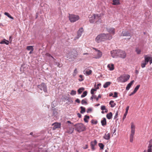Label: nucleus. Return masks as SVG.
Masks as SVG:
<instances>
[{"label":"nucleus","instance_id":"58836bf2","mask_svg":"<svg viewBox=\"0 0 152 152\" xmlns=\"http://www.w3.org/2000/svg\"><path fill=\"white\" fill-rule=\"evenodd\" d=\"M140 86V85H137L136 86V87L134 88V91L136 93V92L139 89Z\"/></svg>","mask_w":152,"mask_h":152},{"label":"nucleus","instance_id":"79ce46f5","mask_svg":"<svg viewBox=\"0 0 152 152\" xmlns=\"http://www.w3.org/2000/svg\"><path fill=\"white\" fill-rule=\"evenodd\" d=\"M81 103L82 104H87V102L86 100V99H83L82 100Z\"/></svg>","mask_w":152,"mask_h":152},{"label":"nucleus","instance_id":"c85d7f7f","mask_svg":"<svg viewBox=\"0 0 152 152\" xmlns=\"http://www.w3.org/2000/svg\"><path fill=\"white\" fill-rule=\"evenodd\" d=\"M26 49L28 50H32V51H33L34 50V48H33V47L32 46H28L27 47Z\"/></svg>","mask_w":152,"mask_h":152},{"label":"nucleus","instance_id":"9d476101","mask_svg":"<svg viewBox=\"0 0 152 152\" xmlns=\"http://www.w3.org/2000/svg\"><path fill=\"white\" fill-rule=\"evenodd\" d=\"M95 54V55L94 58L96 59H98L100 58L102 55V52L99 50H97V52H96Z\"/></svg>","mask_w":152,"mask_h":152},{"label":"nucleus","instance_id":"393cba45","mask_svg":"<svg viewBox=\"0 0 152 152\" xmlns=\"http://www.w3.org/2000/svg\"><path fill=\"white\" fill-rule=\"evenodd\" d=\"M9 42L8 41L5 39H4L0 43L1 44H5L6 45H8L9 44Z\"/></svg>","mask_w":152,"mask_h":152},{"label":"nucleus","instance_id":"c03bdc74","mask_svg":"<svg viewBox=\"0 0 152 152\" xmlns=\"http://www.w3.org/2000/svg\"><path fill=\"white\" fill-rule=\"evenodd\" d=\"M56 64L57 65L58 67L59 68L61 67L62 66V64H61L58 62H56Z\"/></svg>","mask_w":152,"mask_h":152},{"label":"nucleus","instance_id":"37998d69","mask_svg":"<svg viewBox=\"0 0 152 152\" xmlns=\"http://www.w3.org/2000/svg\"><path fill=\"white\" fill-rule=\"evenodd\" d=\"M76 94V91L74 90H72L71 91L70 93V94L71 95H75Z\"/></svg>","mask_w":152,"mask_h":152},{"label":"nucleus","instance_id":"473e14b6","mask_svg":"<svg viewBox=\"0 0 152 152\" xmlns=\"http://www.w3.org/2000/svg\"><path fill=\"white\" fill-rule=\"evenodd\" d=\"M84 90V88L82 87L79 88L78 90V92L79 94H80Z\"/></svg>","mask_w":152,"mask_h":152},{"label":"nucleus","instance_id":"4be33fe9","mask_svg":"<svg viewBox=\"0 0 152 152\" xmlns=\"http://www.w3.org/2000/svg\"><path fill=\"white\" fill-rule=\"evenodd\" d=\"M101 123L102 126L106 125L107 124L106 119L105 118H103L102 120L101 121Z\"/></svg>","mask_w":152,"mask_h":152},{"label":"nucleus","instance_id":"de8ad7c7","mask_svg":"<svg viewBox=\"0 0 152 152\" xmlns=\"http://www.w3.org/2000/svg\"><path fill=\"white\" fill-rule=\"evenodd\" d=\"M91 123L92 124H97V122L96 121H95L94 120H92L91 121Z\"/></svg>","mask_w":152,"mask_h":152},{"label":"nucleus","instance_id":"6e6d98bb","mask_svg":"<svg viewBox=\"0 0 152 152\" xmlns=\"http://www.w3.org/2000/svg\"><path fill=\"white\" fill-rule=\"evenodd\" d=\"M127 114V113H125V114H124V116L123 117V119H124L126 118V117Z\"/></svg>","mask_w":152,"mask_h":152},{"label":"nucleus","instance_id":"6e6552de","mask_svg":"<svg viewBox=\"0 0 152 152\" xmlns=\"http://www.w3.org/2000/svg\"><path fill=\"white\" fill-rule=\"evenodd\" d=\"M38 88L41 90H43L45 92L47 91L46 86L44 83H42L40 85L38 86Z\"/></svg>","mask_w":152,"mask_h":152},{"label":"nucleus","instance_id":"a18cd8bd","mask_svg":"<svg viewBox=\"0 0 152 152\" xmlns=\"http://www.w3.org/2000/svg\"><path fill=\"white\" fill-rule=\"evenodd\" d=\"M96 91V89H94V88L92 89H91V94L92 95H94V92L95 91Z\"/></svg>","mask_w":152,"mask_h":152},{"label":"nucleus","instance_id":"f3484780","mask_svg":"<svg viewBox=\"0 0 152 152\" xmlns=\"http://www.w3.org/2000/svg\"><path fill=\"white\" fill-rule=\"evenodd\" d=\"M121 36H130V33L127 31H123L121 34Z\"/></svg>","mask_w":152,"mask_h":152},{"label":"nucleus","instance_id":"ddd939ff","mask_svg":"<svg viewBox=\"0 0 152 152\" xmlns=\"http://www.w3.org/2000/svg\"><path fill=\"white\" fill-rule=\"evenodd\" d=\"M97 143V141L96 140H94V141H92L91 142V146L93 151L95 150L94 146Z\"/></svg>","mask_w":152,"mask_h":152},{"label":"nucleus","instance_id":"3c124183","mask_svg":"<svg viewBox=\"0 0 152 152\" xmlns=\"http://www.w3.org/2000/svg\"><path fill=\"white\" fill-rule=\"evenodd\" d=\"M129 106H128L126 107V112L125 113H127V114L128 112V110H129Z\"/></svg>","mask_w":152,"mask_h":152},{"label":"nucleus","instance_id":"680f3d73","mask_svg":"<svg viewBox=\"0 0 152 152\" xmlns=\"http://www.w3.org/2000/svg\"><path fill=\"white\" fill-rule=\"evenodd\" d=\"M67 123H69L71 124H72V122L70 121H67Z\"/></svg>","mask_w":152,"mask_h":152},{"label":"nucleus","instance_id":"bf43d9fd","mask_svg":"<svg viewBox=\"0 0 152 152\" xmlns=\"http://www.w3.org/2000/svg\"><path fill=\"white\" fill-rule=\"evenodd\" d=\"M150 63L151 64L152 63V57H151V59L149 60Z\"/></svg>","mask_w":152,"mask_h":152},{"label":"nucleus","instance_id":"a878e982","mask_svg":"<svg viewBox=\"0 0 152 152\" xmlns=\"http://www.w3.org/2000/svg\"><path fill=\"white\" fill-rule=\"evenodd\" d=\"M113 2L112 4L114 5L119 4H120L119 0H113Z\"/></svg>","mask_w":152,"mask_h":152},{"label":"nucleus","instance_id":"0eeeda50","mask_svg":"<svg viewBox=\"0 0 152 152\" xmlns=\"http://www.w3.org/2000/svg\"><path fill=\"white\" fill-rule=\"evenodd\" d=\"M118 56L123 58H125L126 56V53L124 51L118 50Z\"/></svg>","mask_w":152,"mask_h":152},{"label":"nucleus","instance_id":"4d7b16f0","mask_svg":"<svg viewBox=\"0 0 152 152\" xmlns=\"http://www.w3.org/2000/svg\"><path fill=\"white\" fill-rule=\"evenodd\" d=\"M135 93H136V92H134V91H133V92H132L130 94H129V96H131L133 95Z\"/></svg>","mask_w":152,"mask_h":152},{"label":"nucleus","instance_id":"0e129e2a","mask_svg":"<svg viewBox=\"0 0 152 152\" xmlns=\"http://www.w3.org/2000/svg\"><path fill=\"white\" fill-rule=\"evenodd\" d=\"M93 49L95 50L96 51V52H97V50H98L95 48H93Z\"/></svg>","mask_w":152,"mask_h":152},{"label":"nucleus","instance_id":"aec40b11","mask_svg":"<svg viewBox=\"0 0 152 152\" xmlns=\"http://www.w3.org/2000/svg\"><path fill=\"white\" fill-rule=\"evenodd\" d=\"M152 147V143L151 141L149 142V143L148 146V152H152V149L151 147Z\"/></svg>","mask_w":152,"mask_h":152},{"label":"nucleus","instance_id":"c9c22d12","mask_svg":"<svg viewBox=\"0 0 152 152\" xmlns=\"http://www.w3.org/2000/svg\"><path fill=\"white\" fill-rule=\"evenodd\" d=\"M101 149H103L104 147V145L102 143H99L98 144Z\"/></svg>","mask_w":152,"mask_h":152},{"label":"nucleus","instance_id":"ea45409f","mask_svg":"<svg viewBox=\"0 0 152 152\" xmlns=\"http://www.w3.org/2000/svg\"><path fill=\"white\" fill-rule=\"evenodd\" d=\"M147 64L145 62H143L141 64V66L142 68H143L145 66V65Z\"/></svg>","mask_w":152,"mask_h":152},{"label":"nucleus","instance_id":"e2e57ef3","mask_svg":"<svg viewBox=\"0 0 152 152\" xmlns=\"http://www.w3.org/2000/svg\"><path fill=\"white\" fill-rule=\"evenodd\" d=\"M113 95V94L112 93H111L110 94L109 96H112Z\"/></svg>","mask_w":152,"mask_h":152},{"label":"nucleus","instance_id":"1a4fd4ad","mask_svg":"<svg viewBox=\"0 0 152 152\" xmlns=\"http://www.w3.org/2000/svg\"><path fill=\"white\" fill-rule=\"evenodd\" d=\"M83 31V28H80L77 31V34L76 37L75 38V39H78L80 37Z\"/></svg>","mask_w":152,"mask_h":152},{"label":"nucleus","instance_id":"f704fd0d","mask_svg":"<svg viewBox=\"0 0 152 152\" xmlns=\"http://www.w3.org/2000/svg\"><path fill=\"white\" fill-rule=\"evenodd\" d=\"M81 110L80 111V113H83L85 112V109L84 107H80Z\"/></svg>","mask_w":152,"mask_h":152},{"label":"nucleus","instance_id":"864d4df0","mask_svg":"<svg viewBox=\"0 0 152 152\" xmlns=\"http://www.w3.org/2000/svg\"><path fill=\"white\" fill-rule=\"evenodd\" d=\"M95 95H92V96H91V98H90V99L91 100H92V101H93V99L94 98V96H95Z\"/></svg>","mask_w":152,"mask_h":152},{"label":"nucleus","instance_id":"412c9836","mask_svg":"<svg viewBox=\"0 0 152 152\" xmlns=\"http://www.w3.org/2000/svg\"><path fill=\"white\" fill-rule=\"evenodd\" d=\"M145 58V61L144 62L148 64L149 61L151 59V57H147L146 55L144 56Z\"/></svg>","mask_w":152,"mask_h":152},{"label":"nucleus","instance_id":"2f4dec72","mask_svg":"<svg viewBox=\"0 0 152 152\" xmlns=\"http://www.w3.org/2000/svg\"><path fill=\"white\" fill-rule=\"evenodd\" d=\"M109 104L110 105L111 107H114L115 105V104L114 103V101L111 100Z\"/></svg>","mask_w":152,"mask_h":152},{"label":"nucleus","instance_id":"dca6fc26","mask_svg":"<svg viewBox=\"0 0 152 152\" xmlns=\"http://www.w3.org/2000/svg\"><path fill=\"white\" fill-rule=\"evenodd\" d=\"M103 138L105 140H108L110 138V134L109 133L107 132L103 136Z\"/></svg>","mask_w":152,"mask_h":152},{"label":"nucleus","instance_id":"72a5a7b5","mask_svg":"<svg viewBox=\"0 0 152 152\" xmlns=\"http://www.w3.org/2000/svg\"><path fill=\"white\" fill-rule=\"evenodd\" d=\"M92 72V71L91 70L88 69L86 71V73L88 75H91Z\"/></svg>","mask_w":152,"mask_h":152},{"label":"nucleus","instance_id":"8fccbe9b","mask_svg":"<svg viewBox=\"0 0 152 152\" xmlns=\"http://www.w3.org/2000/svg\"><path fill=\"white\" fill-rule=\"evenodd\" d=\"M118 94L116 92H115L114 93V95L113 96V97L116 98L118 97Z\"/></svg>","mask_w":152,"mask_h":152},{"label":"nucleus","instance_id":"cd10ccee","mask_svg":"<svg viewBox=\"0 0 152 152\" xmlns=\"http://www.w3.org/2000/svg\"><path fill=\"white\" fill-rule=\"evenodd\" d=\"M89 118V117L88 116L86 115L85 116L84 118V121L85 122L88 123V119Z\"/></svg>","mask_w":152,"mask_h":152},{"label":"nucleus","instance_id":"bb28decb","mask_svg":"<svg viewBox=\"0 0 152 152\" xmlns=\"http://www.w3.org/2000/svg\"><path fill=\"white\" fill-rule=\"evenodd\" d=\"M111 84V82H107L105 83L103 85V87L105 88H107Z\"/></svg>","mask_w":152,"mask_h":152},{"label":"nucleus","instance_id":"052dcab7","mask_svg":"<svg viewBox=\"0 0 152 152\" xmlns=\"http://www.w3.org/2000/svg\"><path fill=\"white\" fill-rule=\"evenodd\" d=\"M77 115H78V116L79 117L81 118V115L80 114L78 113L77 114Z\"/></svg>","mask_w":152,"mask_h":152},{"label":"nucleus","instance_id":"69168bd1","mask_svg":"<svg viewBox=\"0 0 152 152\" xmlns=\"http://www.w3.org/2000/svg\"><path fill=\"white\" fill-rule=\"evenodd\" d=\"M33 51H32V50H31V51L29 52V54H31L32 53V52H33Z\"/></svg>","mask_w":152,"mask_h":152},{"label":"nucleus","instance_id":"09e8293b","mask_svg":"<svg viewBox=\"0 0 152 152\" xmlns=\"http://www.w3.org/2000/svg\"><path fill=\"white\" fill-rule=\"evenodd\" d=\"M45 55L46 56H48V57H51L52 58H53L54 59V58L52 56H51L50 54L49 53H46V54H45Z\"/></svg>","mask_w":152,"mask_h":152},{"label":"nucleus","instance_id":"5fc2aeb1","mask_svg":"<svg viewBox=\"0 0 152 152\" xmlns=\"http://www.w3.org/2000/svg\"><path fill=\"white\" fill-rule=\"evenodd\" d=\"M75 102L78 103H79L80 102V100L78 99H77L75 100Z\"/></svg>","mask_w":152,"mask_h":152},{"label":"nucleus","instance_id":"5701e85b","mask_svg":"<svg viewBox=\"0 0 152 152\" xmlns=\"http://www.w3.org/2000/svg\"><path fill=\"white\" fill-rule=\"evenodd\" d=\"M112 113L111 112H110L109 113H107L106 115L107 118L108 119H110L112 117Z\"/></svg>","mask_w":152,"mask_h":152},{"label":"nucleus","instance_id":"e433bc0d","mask_svg":"<svg viewBox=\"0 0 152 152\" xmlns=\"http://www.w3.org/2000/svg\"><path fill=\"white\" fill-rule=\"evenodd\" d=\"M87 93V91H84L82 94L81 95V97L82 98L86 96Z\"/></svg>","mask_w":152,"mask_h":152},{"label":"nucleus","instance_id":"603ef678","mask_svg":"<svg viewBox=\"0 0 152 152\" xmlns=\"http://www.w3.org/2000/svg\"><path fill=\"white\" fill-rule=\"evenodd\" d=\"M91 111H92V109L91 108H88L87 110V112L88 113H90Z\"/></svg>","mask_w":152,"mask_h":152},{"label":"nucleus","instance_id":"f257e3e1","mask_svg":"<svg viewBox=\"0 0 152 152\" xmlns=\"http://www.w3.org/2000/svg\"><path fill=\"white\" fill-rule=\"evenodd\" d=\"M112 38L111 35L108 34L102 33L98 35L95 39V41L99 43L104 42L106 40H110Z\"/></svg>","mask_w":152,"mask_h":152},{"label":"nucleus","instance_id":"9b49d317","mask_svg":"<svg viewBox=\"0 0 152 152\" xmlns=\"http://www.w3.org/2000/svg\"><path fill=\"white\" fill-rule=\"evenodd\" d=\"M118 50H113L111 51V56L113 57L118 56Z\"/></svg>","mask_w":152,"mask_h":152},{"label":"nucleus","instance_id":"4468645a","mask_svg":"<svg viewBox=\"0 0 152 152\" xmlns=\"http://www.w3.org/2000/svg\"><path fill=\"white\" fill-rule=\"evenodd\" d=\"M107 31L113 35L115 34V29L113 28H110L107 29Z\"/></svg>","mask_w":152,"mask_h":152},{"label":"nucleus","instance_id":"b1692460","mask_svg":"<svg viewBox=\"0 0 152 152\" xmlns=\"http://www.w3.org/2000/svg\"><path fill=\"white\" fill-rule=\"evenodd\" d=\"M101 109L102 110H105L104 112L105 113H107L108 112V110L106 108V107L105 106H102L101 107Z\"/></svg>","mask_w":152,"mask_h":152},{"label":"nucleus","instance_id":"423d86ee","mask_svg":"<svg viewBox=\"0 0 152 152\" xmlns=\"http://www.w3.org/2000/svg\"><path fill=\"white\" fill-rule=\"evenodd\" d=\"M69 19L71 22H74L78 20L79 17L77 15L69 14Z\"/></svg>","mask_w":152,"mask_h":152},{"label":"nucleus","instance_id":"49530a36","mask_svg":"<svg viewBox=\"0 0 152 152\" xmlns=\"http://www.w3.org/2000/svg\"><path fill=\"white\" fill-rule=\"evenodd\" d=\"M77 69L76 68H75L73 74V75H76L77 74Z\"/></svg>","mask_w":152,"mask_h":152},{"label":"nucleus","instance_id":"20e7f679","mask_svg":"<svg viewBox=\"0 0 152 152\" xmlns=\"http://www.w3.org/2000/svg\"><path fill=\"white\" fill-rule=\"evenodd\" d=\"M131 132L130 136V141L132 142L133 140L134 136L135 133V126L133 123L131 124Z\"/></svg>","mask_w":152,"mask_h":152},{"label":"nucleus","instance_id":"a19ab883","mask_svg":"<svg viewBox=\"0 0 152 152\" xmlns=\"http://www.w3.org/2000/svg\"><path fill=\"white\" fill-rule=\"evenodd\" d=\"M79 77L81 79H79V80L80 81H82L84 80V79L83 78V76L82 75H79Z\"/></svg>","mask_w":152,"mask_h":152},{"label":"nucleus","instance_id":"a211bd4d","mask_svg":"<svg viewBox=\"0 0 152 152\" xmlns=\"http://www.w3.org/2000/svg\"><path fill=\"white\" fill-rule=\"evenodd\" d=\"M107 68L110 71H112L114 69V65L113 64H109L107 66Z\"/></svg>","mask_w":152,"mask_h":152},{"label":"nucleus","instance_id":"c756f323","mask_svg":"<svg viewBox=\"0 0 152 152\" xmlns=\"http://www.w3.org/2000/svg\"><path fill=\"white\" fill-rule=\"evenodd\" d=\"M4 14L5 15L7 16L9 18H10L12 19V20L14 19L12 17L9 13L7 12H5Z\"/></svg>","mask_w":152,"mask_h":152},{"label":"nucleus","instance_id":"13d9d810","mask_svg":"<svg viewBox=\"0 0 152 152\" xmlns=\"http://www.w3.org/2000/svg\"><path fill=\"white\" fill-rule=\"evenodd\" d=\"M88 147V145H86L83 148L84 149H87Z\"/></svg>","mask_w":152,"mask_h":152},{"label":"nucleus","instance_id":"2eb2a0df","mask_svg":"<svg viewBox=\"0 0 152 152\" xmlns=\"http://www.w3.org/2000/svg\"><path fill=\"white\" fill-rule=\"evenodd\" d=\"M54 125L53 129H55L57 128H60L61 127V124L60 123H56L53 124Z\"/></svg>","mask_w":152,"mask_h":152},{"label":"nucleus","instance_id":"7c9ffc66","mask_svg":"<svg viewBox=\"0 0 152 152\" xmlns=\"http://www.w3.org/2000/svg\"><path fill=\"white\" fill-rule=\"evenodd\" d=\"M135 51L138 54H140L141 53V50L139 48H137L135 49Z\"/></svg>","mask_w":152,"mask_h":152},{"label":"nucleus","instance_id":"338daca9","mask_svg":"<svg viewBox=\"0 0 152 152\" xmlns=\"http://www.w3.org/2000/svg\"><path fill=\"white\" fill-rule=\"evenodd\" d=\"M100 105V104H96V106H99Z\"/></svg>","mask_w":152,"mask_h":152},{"label":"nucleus","instance_id":"f03ea898","mask_svg":"<svg viewBox=\"0 0 152 152\" xmlns=\"http://www.w3.org/2000/svg\"><path fill=\"white\" fill-rule=\"evenodd\" d=\"M103 16L102 14H93L91 17L92 19L89 20L90 22L91 23H93L95 21L97 24H99L101 22V19Z\"/></svg>","mask_w":152,"mask_h":152},{"label":"nucleus","instance_id":"774afa93","mask_svg":"<svg viewBox=\"0 0 152 152\" xmlns=\"http://www.w3.org/2000/svg\"><path fill=\"white\" fill-rule=\"evenodd\" d=\"M105 112L104 111H103V110H102V112H101V113H102V114H104V113Z\"/></svg>","mask_w":152,"mask_h":152},{"label":"nucleus","instance_id":"6ab92c4d","mask_svg":"<svg viewBox=\"0 0 152 152\" xmlns=\"http://www.w3.org/2000/svg\"><path fill=\"white\" fill-rule=\"evenodd\" d=\"M134 80H133L131 81V82L129 83L127 85L126 87V89L127 90H128L131 87L132 85L133 84L134 82Z\"/></svg>","mask_w":152,"mask_h":152},{"label":"nucleus","instance_id":"4c0bfd02","mask_svg":"<svg viewBox=\"0 0 152 152\" xmlns=\"http://www.w3.org/2000/svg\"><path fill=\"white\" fill-rule=\"evenodd\" d=\"M101 98V96L100 94H99L98 97H96V95H95L94 96V99H95L96 101H98V99L99 98Z\"/></svg>","mask_w":152,"mask_h":152},{"label":"nucleus","instance_id":"f8f14e48","mask_svg":"<svg viewBox=\"0 0 152 152\" xmlns=\"http://www.w3.org/2000/svg\"><path fill=\"white\" fill-rule=\"evenodd\" d=\"M66 130V132L69 133L71 134L74 131V129L72 127H68L67 128H64Z\"/></svg>","mask_w":152,"mask_h":152},{"label":"nucleus","instance_id":"7ed1b4c3","mask_svg":"<svg viewBox=\"0 0 152 152\" xmlns=\"http://www.w3.org/2000/svg\"><path fill=\"white\" fill-rule=\"evenodd\" d=\"M130 76L128 75H121L117 79L118 82L124 83L127 81L129 79Z\"/></svg>","mask_w":152,"mask_h":152},{"label":"nucleus","instance_id":"39448f33","mask_svg":"<svg viewBox=\"0 0 152 152\" xmlns=\"http://www.w3.org/2000/svg\"><path fill=\"white\" fill-rule=\"evenodd\" d=\"M75 130L78 132L83 131L86 130V127L81 123H79L75 125Z\"/></svg>","mask_w":152,"mask_h":152}]
</instances>
